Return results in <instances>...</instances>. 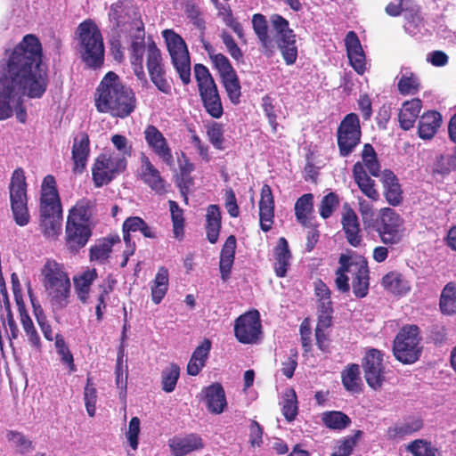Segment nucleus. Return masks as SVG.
Returning <instances> with one entry per match:
<instances>
[{
    "label": "nucleus",
    "mask_w": 456,
    "mask_h": 456,
    "mask_svg": "<svg viewBox=\"0 0 456 456\" xmlns=\"http://www.w3.org/2000/svg\"><path fill=\"white\" fill-rule=\"evenodd\" d=\"M49 84L48 68L43 62V48L38 37L25 35L0 60V121L15 114L25 124L28 119L24 97L40 99Z\"/></svg>",
    "instance_id": "f257e3e1"
},
{
    "label": "nucleus",
    "mask_w": 456,
    "mask_h": 456,
    "mask_svg": "<svg viewBox=\"0 0 456 456\" xmlns=\"http://www.w3.org/2000/svg\"><path fill=\"white\" fill-rule=\"evenodd\" d=\"M96 110L113 118H126L137 106L134 90L125 85L114 71L107 72L94 94Z\"/></svg>",
    "instance_id": "f03ea898"
},
{
    "label": "nucleus",
    "mask_w": 456,
    "mask_h": 456,
    "mask_svg": "<svg viewBox=\"0 0 456 456\" xmlns=\"http://www.w3.org/2000/svg\"><path fill=\"white\" fill-rule=\"evenodd\" d=\"M41 276L53 311L66 308L69 304L71 284L64 265L48 258L41 268Z\"/></svg>",
    "instance_id": "7ed1b4c3"
},
{
    "label": "nucleus",
    "mask_w": 456,
    "mask_h": 456,
    "mask_svg": "<svg viewBox=\"0 0 456 456\" xmlns=\"http://www.w3.org/2000/svg\"><path fill=\"white\" fill-rule=\"evenodd\" d=\"M76 50L87 68L98 69L103 66L105 48L102 32L91 19H86L75 31Z\"/></svg>",
    "instance_id": "20e7f679"
},
{
    "label": "nucleus",
    "mask_w": 456,
    "mask_h": 456,
    "mask_svg": "<svg viewBox=\"0 0 456 456\" xmlns=\"http://www.w3.org/2000/svg\"><path fill=\"white\" fill-rule=\"evenodd\" d=\"M361 156L362 161H357L353 166L354 180L366 197L373 201H377L379 199V193L375 188V181L369 175L379 176L380 164L377 153L370 143H365Z\"/></svg>",
    "instance_id": "39448f33"
},
{
    "label": "nucleus",
    "mask_w": 456,
    "mask_h": 456,
    "mask_svg": "<svg viewBox=\"0 0 456 456\" xmlns=\"http://www.w3.org/2000/svg\"><path fill=\"white\" fill-rule=\"evenodd\" d=\"M193 70L199 94L206 112L214 118H220L224 114V108L217 86L211 73L201 63L195 64Z\"/></svg>",
    "instance_id": "423d86ee"
},
{
    "label": "nucleus",
    "mask_w": 456,
    "mask_h": 456,
    "mask_svg": "<svg viewBox=\"0 0 456 456\" xmlns=\"http://www.w3.org/2000/svg\"><path fill=\"white\" fill-rule=\"evenodd\" d=\"M421 337L417 325H405L395 336L393 345L395 357L404 364L417 362L422 352Z\"/></svg>",
    "instance_id": "0eeeda50"
},
{
    "label": "nucleus",
    "mask_w": 456,
    "mask_h": 456,
    "mask_svg": "<svg viewBox=\"0 0 456 456\" xmlns=\"http://www.w3.org/2000/svg\"><path fill=\"white\" fill-rule=\"evenodd\" d=\"M171 61L179 75L183 85L191 83V60L189 51L183 37L173 29H165L162 31Z\"/></svg>",
    "instance_id": "6e6552de"
},
{
    "label": "nucleus",
    "mask_w": 456,
    "mask_h": 456,
    "mask_svg": "<svg viewBox=\"0 0 456 456\" xmlns=\"http://www.w3.org/2000/svg\"><path fill=\"white\" fill-rule=\"evenodd\" d=\"M11 208L15 223L25 226L29 222V214L27 207V183L24 170L16 168L11 177L9 185Z\"/></svg>",
    "instance_id": "1a4fd4ad"
},
{
    "label": "nucleus",
    "mask_w": 456,
    "mask_h": 456,
    "mask_svg": "<svg viewBox=\"0 0 456 456\" xmlns=\"http://www.w3.org/2000/svg\"><path fill=\"white\" fill-rule=\"evenodd\" d=\"M362 127L356 113L346 114L337 129V144L341 158H347L361 143Z\"/></svg>",
    "instance_id": "9d476101"
},
{
    "label": "nucleus",
    "mask_w": 456,
    "mask_h": 456,
    "mask_svg": "<svg viewBox=\"0 0 456 456\" xmlns=\"http://www.w3.org/2000/svg\"><path fill=\"white\" fill-rule=\"evenodd\" d=\"M109 16L118 37L126 34L134 25H141L142 22L140 10L132 0H118L113 3L110 7Z\"/></svg>",
    "instance_id": "9b49d317"
},
{
    "label": "nucleus",
    "mask_w": 456,
    "mask_h": 456,
    "mask_svg": "<svg viewBox=\"0 0 456 456\" xmlns=\"http://www.w3.org/2000/svg\"><path fill=\"white\" fill-rule=\"evenodd\" d=\"M125 156L100 154L92 168L93 181L95 187L110 183L118 175L126 168Z\"/></svg>",
    "instance_id": "f8f14e48"
},
{
    "label": "nucleus",
    "mask_w": 456,
    "mask_h": 456,
    "mask_svg": "<svg viewBox=\"0 0 456 456\" xmlns=\"http://www.w3.org/2000/svg\"><path fill=\"white\" fill-rule=\"evenodd\" d=\"M211 60L219 74L221 84L228 99L233 105H238L240 102L241 86L236 70L229 59L223 53H216L211 56Z\"/></svg>",
    "instance_id": "ddd939ff"
},
{
    "label": "nucleus",
    "mask_w": 456,
    "mask_h": 456,
    "mask_svg": "<svg viewBox=\"0 0 456 456\" xmlns=\"http://www.w3.org/2000/svg\"><path fill=\"white\" fill-rule=\"evenodd\" d=\"M146 68L150 79L157 89L165 94H171V81L167 77L162 53L153 40L147 44Z\"/></svg>",
    "instance_id": "4468645a"
},
{
    "label": "nucleus",
    "mask_w": 456,
    "mask_h": 456,
    "mask_svg": "<svg viewBox=\"0 0 456 456\" xmlns=\"http://www.w3.org/2000/svg\"><path fill=\"white\" fill-rule=\"evenodd\" d=\"M403 219L391 208H382L379 211L378 224L375 231L386 245H395L401 240L400 231Z\"/></svg>",
    "instance_id": "2eb2a0df"
},
{
    "label": "nucleus",
    "mask_w": 456,
    "mask_h": 456,
    "mask_svg": "<svg viewBox=\"0 0 456 456\" xmlns=\"http://www.w3.org/2000/svg\"><path fill=\"white\" fill-rule=\"evenodd\" d=\"M262 335V323L257 310L240 315L234 322V336L241 344H255Z\"/></svg>",
    "instance_id": "dca6fc26"
},
{
    "label": "nucleus",
    "mask_w": 456,
    "mask_h": 456,
    "mask_svg": "<svg viewBox=\"0 0 456 456\" xmlns=\"http://www.w3.org/2000/svg\"><path fill=\"white\" fill-rule=\"evenodd\" d=\"M139 178L158 195H165L169 184L161 176L159 170L152 164L150 158L143 152L140 155Z\"/></svg>",
    "instance_id": "f3484780"
},
{
    "label": "nucleus",
    "mask_w": 456,
    "mask_h": 456,
    "mask_svg": "<svg viewBox=\"0 0 456 456\" xmlns=\"http://www.w3.org/2000/svg\"><path fill=\"white\" fill-rule=\"evenodd\" d=\"M144 139L149 148L167 166L175 165L172 150L163 134L153 125H148L143 132Z\"/></svg>",
    "instance_id": "a211bd4d"
},
{
    "label": "nucleus",
    "mask_w": 456,
    "mask_h": 456,
    "mask_svg": "<svg viewBox=\"0 0 456 456\" xmlns=\"http://www.w3.org/2000/svg\"><path fill=\"white\" fill-rule=\"evenodd\" d=\"M382 354L378 349H370L363 359L362 368L367 384L374 390L381 388L385 380Z\"/></svg>",
    "instance_id": "6ab92c4d"
},
{
    "label": "nucleus",
    "mask_w": 456,
    "mask_h": 456,
    "mask_svg": "<svg viewBox=\"0 0 456 456\" xmlns=\"http://www.w3.org/2000/svg\"><path fill=\"white\" fill-rule=\"evenodd\" d=\"M341 224L347 242L354 248L359 247L362 241L360 222L348 202H345L342 207Z\"/></svg>",
    "instance_id": "aec40b11"
},
{
    "label": "nucleus",
    "mask_w": 456,
    "mask_h": 456,
    "mask_svg": "<svg viewBox=\"0 0 456 456\" xmlns=\"http://www.w3.org/2000/svg\"><path fill=\"white\" fill-rule=\"evenodd\" d=\"M92 236L91 225L66 222L65 240L68 248L71 252H77L84 248Z\"/></svg>",
    "instance_id": "412c9836"
},
{
    "label": "nucleus",
    "mask_w": 456,
    "mask_h": 456,
    "mask_svg": "<svg viewBox=\"0 0 456 456\" xmlns=\"http://www.w3.org/2000/svg\"><path fill=\"white\" fill-rule=\"evenodd\" d=\"M345 45L349 63L359 75L366 70L365 54L361 42L354 31H349L345 37Z\"/></svg>",
    "instance_id": "4be33fe9"
},
{
    "label": "nucleus",
    "mask_w": 456,
    "mask_h": 456,
    "mask_svg": "<svg viewBox=\"0 0 456 456\" xmlns=\"http://www.w3.org/2000/svg\"><path fill=\"white\" fill-rule=\"evenodd\" d=\"M274 199L271 187L264 184L261 189L259 200V223L264 232H269L273 224Z\"/></svg>",
    "instance_id": "5701e85b"
},
{
    "label": "nucleus",
    "mask_w": 456,
    "mask_h": 456,
    "mask_svg": "<svg viewBox=\"0 0 456 456\" xmlns=\"http://www.w3.org/2000/svg\"><path fill=\"white\" fill-rule=\"evenodd\" d=\"M352 289L358 298L365 297L370 288V271L365 259L355 261L353 264Z\"/></svg>",
    "instance_id": "b1692460"
},
{
    "label": "nucleus",
    "mask_w": 456,
    "mask_h": 456,
    "mask_svg": "<svg viewBox=\"0 0 456 456\" xmlns=\"http://www.w3.org/2000/svg\"><path fill=\"white\" fill-rule=\"evenodd\" d=\"M90 154V139L86 132H80L73 140L71 158L74 163L73 172L82 173Z\"/></svg>",
    "instance_id": "393cba45"
},
{
    "label": "nucleus",
    "mask_w": 456,
    "mask_h": 456,
    "mask_svg": "<svg viewBox=\"0 0 456 456\" xmlns=\"http://www.w3.org/2000/svg\"><path fill=\"white\" fill-rule=\"evenodd\" d=\"M204 402L210 413H222L227 406L225 392L223 386L220 383H213L205 387Z\"/></svg>",
    "instance_id": "a878e982"
},
{
    "label": "nucleus",
    "mask_w": 456,
    "mask_h": 456,
    "mask_svg": "<svg viewBox=\"0 0 456 456\" xmlns=\"http://www.w3.org/2000/svg\"><path fill=\"white\" fill-rule=\"evenodd\" d=\"M382 183L383 194L387 202L393 207L399 206L403 202V192L396 175L391 170H384Z\"/></svg>",
    "instance_id": "bb28decb"
},
{
    "label": "nucleus",
    "mask_w": 456,
    "mask_h": 456,
    "mask_svg": "<svg viewBox=\"0 0 456 456\" xmlns=\"http://www.w3.org/2000/svg\"><path fill=\"white\" fill-rule=\"evenodd\" d=\"M169 446L174 456L186 454L204 447L202 438L197 434H189L184 437H175L169 441Z\"/></svg>",
    "instance_id": "cd10ccee"
},
{
    "label": "nucleus",
    "mask_w": 456,
    "mask_h": 456,
    "mask_svg": "<svg viewBox=\"0 0 456 456\" xmlns=\"http://www.w3.org/2000/svg\"><path fill=\"white\" fill-rule=\"evenodd\" d=\"M252 27L264 54L267 57L273 56L274 45L268 35V24L265 16L262 13H255L252 16Z\"/></svg>",
    "instance_id": "c85d7f7f"
},
{
    "label": "nucleus",
    "mask_w": 456,
    "mask_h": 456,
    "mask_svg": "<svg viewBox=\"0 0 456 456\" xmlns=\"http://www.w3.org/2000/svg\"><path fill=\"white\" fill-rule=\"evenodd\" d=\"M95 207V200L82 198L69 209L67 221L91 225V219Z\"/></svg>",
    "instance_id": "c756f323"
},
{
    "label": "nucleus",
    "mask_w": 456,
    "mask_h": 456,
    "mask_svg": "<svg viewBox=\"0 0 456 456\" xmlns=\"http://www.w3.org/2000/svg\"><path fill=\"white\" fill-rule=\"evenodd\" d=\"M273 267L275 274L280 278H283L287 275L291 258V252L289 248V243L284 237H281L278 240L277 245L273 248Z\"/></svg>",
    "instance_id": "7c9ffc66"
},
{
    "label": "nucleus",
    "mask_w": 456,
    "mask_h": 456,
    "mask_svg": "<svg viewBox=\"0 0 456 456\" xmlns=\"http://www.w3.org/2000/svg\"><path fill=\"white\" fill-rule=\"evenodd\" d=\"M236 237L230 235L227 237L220 253L219 270L223 281L230 278L232 267L235 258Z\"/></svg>",
    "instance_id": "2f4dec72"
},
{
    "label": "nucleus",
    "mask_w": 456,
    "mask_h": 456,
    "mask_svg": "<svg viewBox=\"0 0 456 456\" xmlns=\"http://www.w3.org/2000/svg\"><path fill=\"white\" fill-rule=\"evenodd\" d=\"M421 108L422 102L419 98L404 102L398 114L401 128L409 130L413 127Z\"/></svg>",
    "instance_id": "473e14b6"
},
{
    "label": "nucleus",
    "mask_w": 456,
    "mask_h": 456,
    "mask_svg": "<svg viewBox=\"0 0 456 456\" xmlns=\"http://www.w3.org/2000/svg\"><path fill=\"white\" fill-rule=\"evenodd\" d=\"M442 123V116L436 110H430L420 116L418 126L419 136L431 139L436 134Z\"/></svg>",
    "instance_id": "72a5a7b5"
},
{
    "label": "nucleus",
    "mask_w": 456,
    "mask_h": 456,
    "mask_svg": "<svg viewBox=\"0 0 456 456\" xmlns=\"http://www.w3.org/2000/svg\"><path fill=\"white\" fill-rule=\"evenodd\" d=\"M206 222L207 239L211 244H215L218 240L222 225L221 211L217 205L211 204L208 207Z\"/></svg>",
    "instance_id": "f704fd0d"
},
{
    "label": "nucleus",
    "mask_w": 456,
    "mask_h": 456,
    "mask_svg": "<svg viewBox=\"0 0 456 456\" xmlns=\"http://www.w3.org/2000/svg\"><path fill=\"white\" fill-rule=\"evenodd\" d=\"M423 427V420L420 417H410L403 423L389 427L387 434L389 439L402 438L420 430Z\"/></svg>",
    "instance_id": "c9c22d12"
},
{
    "label": "nucleus",
    "mask_w": 456,
    "mask_h": 456,
    "mask_svg": "<svg viewBox=\"0 0 456 456\" xmlns=\"http://www.w3.org/2000/svg\"><path fill=\"white\" fill-rule=\"evenodd\" d=\"M217 10V16L230 28L240 39H244L245 34L241 23L233 15L231 6L227 4H221L219 0H211Z\"/></svg>",
    "instance_id": "e433bc0d"
},
{
    "label": "nucleus",
    "mask_w": 456,
    "mask_h": 456,
    "mask_svg": "<svg viewBox=\"0 0 456 456\" xmlns=\"http://www.w3.org/2000/svg\"><path fill=\"white\" fill-rule=\"evenodd\" d=\"M338 263L340 265L335 273V284L338 290L342 293H348L350 290V285L347 273H352L354 261L350 256L342 254L339 256Z\"/></svg>",
    "instance_id": "4c0bfd02"
},
{
    "label": "nucleus",
    "mask_w": 456,
    "mask_h": 456,
    "mask_svg": "<svg viewBox=\"0 0 456 456\" xmlns=\"http://www.w3.org/2000/svg\"><path fill=\"white\" fill-rule=\"evenodd\" d=\"M439 308L444 315L456 314V281L448 282L442 289Z\"/></svg>",
    "instance_id": "58836bf2"
},
{
    "label": "nucleus",
    "mask_w": 456,
    "mask_h": 456,
    "mask_svg": "<svg viewBox=\"0 0 456 456\" xmlns=\"http://www.w3.org/2000/svg\"><path fill=\"white\" fill-rule=\"evenodd\" d=\"M381 285L385 289L395 295H405L411 289L402 273L395 271L389 272L383 276Z\"/></svg>",
    "instance_id": "ea45409f"
},
{
    "label": "nucleus",
    "mask_w": 456,
    "mask_h": 456,
    "mask_svg": "<svg viewBox=\"0 0 456 456\" xmlns=\"http://www.w3.org/2000/svg\"><path fill=\"white\" fill-rule=\"evenodd\" d=\"M294 209L297 221L303 226H307L310 224L308 216L314 211V195L303 194L297 200Z\"/></svg>",
    "instance_id": "a19ab883"
},
{
    "label": "nucleus",
    "mask_w": 456,
    "mask_h": 456,
    "mask_svg": "<svg viewBox=\"0 0 456 456\" xmlns=\"http://www.w3.org/2000/svg\"><path fill=\"white\" fill-rule=\"evenodd\" d=\"M168 289V271L166 267L159 268L151 285V299L159 304Z\"/></svg>",
    "instance_id": "79ce46f5"
},
{
    "label": "nucleus",
    "mask_w": 456,
    "mask_h": 456,
    "mask_svg": "<svg viewBox=\"0 0 456 456\" xmlns=\"http://www.w3.org/2000/svg\"><path fill=\"white\" fill-rule=\"evenodd\" d=\"M120 239L118 235L104 238L98 244L90 248V260L104 262L110 256L113 245L119 242Z\"/></svg>",
    "instance_id": "37998d69"
},
{
    "label": "nucleus",
    "mask_w": 456,
    "mask_h": 456,
    "mask_svg": "<svg viewBox=\"0 0 456 456\" xmlns=\"http://www.w3.org/2000/svg\"><path fill=\"white\" fill-rule=\"evenodd\" d=\"M322 421L323 425L334 430H342L351 424V419L346 413L339 411H330L322 413Z\"/></svg>",
    "instance_id": "c03bdc74"
},
{
    "label": "nucleus",
    "mask_w": 456,
    "mask_h": 456,
    "mask_svg": "<svg viewBox=\"0 0 456 456\" xmlns=\"http://www.w3.org/2000/svg\"><path fill=\"white\" fill-rule=\"evenodd\" d=\"M341 379L344 387L351 393H358L361 385L360 367L356 363L349 364L342 372Z\"/></svg>",
    "instance_id": "a18cd8bd"
},
{
    "label": "nucleus",
    "mask_w": 456,
    "mask_h": 456,
    "mask_svg": "<svg viewBox=\"0 0 456 456\" xmlns=\"http://www.w3.org/2000/svg\"><path fill=\"white\" fill-rule=\"evenodd\" d=\"M61 212L60 197H52V195L40 197V218L61 217Z\"/></svg>",
    "instance_id": "49530a36"
},
{
    "label": "nucleus",
    "mask_w": 456,
    "mask_h": 456,
    "mask_svg": "<svg viewBox=\"0 0 456 456\" xmlns=\"http://www.w3.org/2000/svg\"><path fill=\"white\" fill-rule=\"evenodd\" d=\"M397 89L402 95L416 94L420 89L418 76L411 71L403 74L398 79Z\"/></svg>",
    "instance_id": "de8ad7c7"
},
{
    "label": "nucleus",
    "mask_w": 456,
    "mask_h": 456,
    "mask_svg": "<svg viewBox=\"0 0 456 456\" xmlns=\"http://www.w3.org/2000/svg\"><path fill=\"white\" fill-rule=\"evenodd\" d=\"M184 12L191 22L200 31V41H203V35L206 30V21L202 17L200 7L194 0H187L184 5Z\"/></svg>",
    "instance_id": "09e8293b"
},
{
    "label": "nucleus",
    "mask_w": 456,
    "mask_h": 456,
    "mask_svg": "<svg viewBox=\"0 0 456 456\" xmlns=\"http://www.w3.org/2000/svg\"><path fill=\"white\" fill-rule=\"evenodd\" d=\"M180 377V367L176 363H170L161 372V388L166 393H171L175 389Z\"/></svg>",
    "instance_id": "8fccbe9b"
},
{
    "label": "nucleus",
    "mask_w": 456,
    "mask_h": 456,
    "mask_svg": "<svg viewBox=\"0 0 456 456\" xmlns=\"http://www.w3.org/2000/svg\"><path fill=\"white\" fill-rule=\"evenodd\" d=\"M358 206L364 228L366 230L373 229L375 231L378 224V217H376L372 204L362 198H359Z\"/></svg>",
    "instance_id": "3c124183"
},
{
    "label": "nucleus",
    "mask_w": 456,
    "mask_h": 456,
    "mask_svg": "<svg viewBox=\"0 0 456 456\" xmlns=\"http://www.w3.org/2000/svg\"><path fill=\"white\" fill-rule=\"evenodd\" d=\"M123 225L126 227V232H141L145 238H156L155 232L142 217L129 216L124 221Z\"/></svg>",
    "instance_id": "603ef678"
},
{
    "label": "nucleus",
    "mask_w": 456,
    "mask_h": 456,
    "mask_svg": "<svg viewBox=\"0 0 456 456\" xmlns=\"http://www.w3.org/2000/svg\"><path fill=\"white\" fill-rule=\"evenodd\" d=\"M168 205L173 223L174 236L177 239H182L184 234L183 211L175 200H169Z\"/></svg>",
    "instance_id": "864d4df0"
},
{
    "label": "nucleus",
    "mask_w": 456,
    "mask_h": 456,
    "mask_svg": "<svg viewBox=\"0 0 456 456\" xmlns=\"http://www.w3.org/2000/svg\"><path fill=\"white\" fill-rule=\"evenodd\" d=\"M84 401L88 415L94 417L96 411L97 390L90 375L87 376L86 384L84 388Z\"/></svg>",
    "instance_id": "5fc2aeb1"
},
{
    "label": "nucleus",
    "mask_w": 456,
    "mask_h": 456,
    "mask_svg": "<svg viewBox=\"0 0 456 456\" xmlns=\"http://www.w3.org/2000/svg\"><path fill=\"white\" fill-rule=\"evenodd\" d=\"M124 346L120 345L118 351L117 363H116V384L122 391H126L127 387V366L124 362Z\"/></svg>",
    "instance_id": "6e6d98bb"
},
{
    "label": "nucleus",
    "mask_w": 456,
    "mask_h": 456,
    "mask_svg": "<svg viewBox=\"0 0 456 456\" xmlns=\"http://www.w3.org/2000/svg\"><path fill=\"white\" fill-rule=\"evenodd\" d=\"M362 431L356 430L351 436H347L344 440L338 442L335 446L331 456H348L352 453L354 447L356 445L358 440L361 438Z\"/></svg>",
    "instance_id": "4d7b16f0"
},
{
    "label": "nucleus",
    "mask_w": 456,
    "mask_h": 456,
    "mask_svg": "<svg viewBox=\"0 0 456 456\" xmlns=\"http://www.w3.org/2000/svg\"><path fill=\"white\" fill-rule=\"evenodd\" d=\"M207 135L210 143L216 150L223 151L224 150V126L218 122H212L211 124L207 126Z\"/></svg>",
    "instance_id": "13d9d810"
},
{
    "label": "nucleus",
    "mask_w": 456,
    "mask_h": 456,
    "mask_svg": "<svg viewBox=\"0 0 456 456\" xmlns=\"http://www.w3.org/2000/svg\"><path fill=\"white\" fill-rule=\"evenodd\" d=\"M339 197L337 193L330 191L321 200L319 206L320 216L323 219L330 218L339 205Z\"/></svg>",
    "instance_id": "bf43d9fd"
},
{
    "label": "nucleus",
    "mask_w": 456,
    "mask_h": 456,
    "mask_svg": "<svg viewBox=\"0 0 456 456\" xmlns=\"http://www.w3.org/2000/svg\"><path fill=\"white\" fill-rule=\"evenodd\" d=\"M408 451L413 456H439L438 450L430 442L415 440L408 445Z\"/></svg>",
    "instance_id": "052dcab7"
},
{
    "label": "nucleus",
    "mask_w": 456,
    "mask_h": 456,
    "mask_svg": "<svg viewBox=\"0 0 456 456\" xmlns=\"http://www.w3.org/2000/svg\"><path fill=\"white\" fill-rule=\"evenodd\" d=\"M286 396L282 403V414L288 421H292L298 412L297 398L293 389L290 390V395Z\"/></svg>",
    "instance_id": "680f3d73"
},
{
    "label": "nucleus",
    "mask_w": 456,
    "mask_h": 456,
    "mask_svg": "<svg viewBox=\"0 0 456 456\" xmlns=\"http://www.w3.org/2000/svg\"><path fill=\"white\" fill-rule=\"evenodd\" d=\"M220 37L232 58H233L238 62H242L243 53L241 49L238 46L232 36L226 30H223L220 34Z\"/></svg>",
    "instance_id": "e2e57ef3"
},
{
    "label": "nucleus",
    "mask_w": 456,
    "mask_h": 456,
    "mask_svg": "<svg viewBox=\"0 0 456 456\" xmlns=\"http://www.w3.org/2000/svg\"><path fill=\"white\" fill-rule=\"evenodd\" d=\"M61 217H41L40 226L43 234L48 238H55L61 230Z\"/></svg>",
    "instance_id": "0e129e2a"
},
{
    "label": "nucleus",
    "mask_w": 456,
    "mask_h": 456,
    "mask_svg": "<svg viewBox=\"0 0 456 456\" xmlns=\"http://www.w3.org/2000/svg\"><path fill=\"white\" fill-rule=\"evenodd\" d=\"M34 312H35L37 322L44 335V338L47 341H50V342L53 341L55 335H53L52 325L49 322V321L47 320V317L45 314L43 309L39 306L38 308H35Z\"/></svg>",
    "instance_id": "69168bd1"
},
{
    "label": "nucleus",
    "mask_w": 456,
    "mask_h": 456,
    "mask_svg": "<svg viewBox=\"0 0 456 456\" xmlns=\"http://www.w3.org/2000/svg\"><path fill=\"white\" fill-rule=\"evenodd\" d=\"M97 276V272L94 268L86 270L80 275L74 277L75 289L90 290L91 285Z\"/></svg>",
    "instance_id": "338daca9"
},
{
    "label": "nucleus",
    "mask_w": 456,
    "mask_h": 456,
    "mask_svg": "<svg viewBox=\"0 0 456 456\" xmlns=\"http://www.w3.org/2000/svg\"><path fill=\"white\" fill-rule=\"evenodd\" d=\"M262 108L267 117L268 122L275 132L277 129V116L274 110L273 99L266 94L262 98Z\"/></svg>",
    "instance_id": "774afa93"
}]
</instances>
